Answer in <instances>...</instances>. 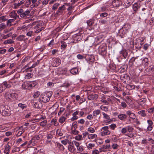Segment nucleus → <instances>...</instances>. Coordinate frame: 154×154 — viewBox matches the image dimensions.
I'll list each match as a JSON object with an SVG mask.
<instances>
[{
	"mask_svg": "<svg viewBox=\"0 0 154 154\" xmlns=\"http://www.w3.org/2000/svg\"><path fill=\"white\" fill-rule=\"evenodd\" d=\"M3 85L5 86V88H9L11 87V85L10 84V82L9 81H5L4 82L2 83Z\"/></svg>",
	"mask_w": 154,
	"mask_h": 154,
	"instance_id": "obj_15",
	"label": "nucleus"
},
{
	"mask_svg": "<svg viewBox=\"0 0 154 154\" xmlns=\"http://www.w3.org/2000/svg\"><path fill=\"white\" fill-rule=\"evenodd\" d=\"M106 49V47L105 44L100 45L98 49L99 54L103 56L106 55L107 52Z\"/></svg>",
	"mask_w": 154,
	"mask_h": 154,
	"instance_id": "obj_4",
	"label": "nucleus"
},
{
	"mask_svg": "<svg viewBox=\"0 0 154 154\" xmlns=\"http://www.w3.org/2000/svg\"><path fill=\"white\" fill-rule=\"evenodd\" d=\"M40 94V92L39 91H37L35 92L33 95L34 97V98H37L39 96Z\"/></svg>",
	"mask_w": 154,
	"mask_h": 154,
	"instance_id": "obj_47",
	"label": "nucleus"
},
{
	"mask_svg": "<svg viewBox=\"0 0 154 154\" xmlns=\"http://www.w3.org/2000/svg\"><path fill=\"white\" fill-rule=\"evenodd\" d=\"M88 131L90 132L91 133H93L95 132V130L92 127H90L88 128Z\"/></svg>",
	"mask_w": 154,
	"mask_h": 154,
	"instance_id": "obj_52",
	"label": "nucleus"
},
{
	"mask_svg": "<svg viewBox=\"0 0 154 154\" xmlns=\"http://www.w3.org/2000/svg\"><path fill=\"white\" fill-rule=\"evenodd\" d=\"M25 37V36L24 35H21L17 38V40L21 41L23 40V39H24Z\"/></svg>",
	"mask_w": 154,
	"mask_h": 154,
	"instance_id": "obj_30",
	"label": "nucleus"
},
{
	"mask_svg": "<svg viewBox=\"0 0 154 154\" xmlns=\"http://www.w3.org/2000/svg\"><path fill=\"white\" fill-rule=\"evenodd\" d=\"M127 131L126 127L123 128L121 130V133L123 134H125Z\"/></svg>",
	"mask_w": 154,
	"mask_h": 154,
	"instance_id": "obj_55",
	"label": "nucleus"
},
{
	"mask_svg": "<svg viewBox=\"0 0 154 154\" xmlns=\"http://www.w3.org/2000/svg\"><path fill=\"white\" fill-rule=\"evenodd\" d=\"M129 117L132 119H134L135 118L136 116L134 113L132 112Z\"/></svg>",
	"mask_w": 154,
	"mask_h": 154,
	"instance_id": "obj_61",
	"label": "nucleus"
},
{
	"mask_svg": "<svg viewBox=\"0 0 154 154\" xmlns=\"http://www.w3.org/2000/svg\"><path fill=\"white\" fill-rule=\"evenodd\" d=\"M10 149L11 147L8 143L5 146V150H4V152L5 153H6L5 151H8V152H10Z\"/></svg>",
	"mask_w": 154,
	"mask_h": 154,
	"instance_id": "obj_22",
	"label": "nucleus"
},
{
	"mask_svg": "<svg viewBox=\"0 0 154 154\" xmlns=\"http://www.w3.org/2000/svg\"><path fill=\"white\" fill-rule=\"evenodd\" d=\"M107 14L106 13H103L100 14L101 17H106L107 16Z\"/></svg>",
	"mask_w": 154,
	"mask_h": 154,
	"instance_id": "obj_64",
	"label": "nucleus"
},
{
	"mask_svg": "<svg viewBox=\"0 0 154 154\" xmlns=\"http://www.w3.org/2000/svg\"><path fill=\"white\" fill-rule=\"evenodd\" d=\"M82 138L81 135H78L75 137V139L77 140H81Z\"/></svg>",
	"mask_w": 154,
	"mask_h": 154,
	"instance_id": "obj_54",
	"label": "nucleus"
},
{
	"mask_svg": "<svg viewBox=\"0 0 154 154\" xmlns=\"http://www.w3.org/2000/svg\"><path fill=\"white\" fill-rule=\"evenodd\" d=\"M119 147V146L116 144H113L112 146V148L114 149H117Z\"/></svg>",
	"mask_w": 154,
	"mask_h": 154,
	"instance_id": "obj_63",
	"label": "nucleus"
},
{
	"mask_svg": "<svg viewBox=\"0 0 154 154\" xmlns=\"http://www.w3.org/2000/svg\"><path fill=\"white\" fill-rule=\"evenodd\" d=\"M52 94V93L51 91L46 92L41 94L40 100L44 103L47 102L49 101Z\"/></svg>",
	"mask_w": 154,
	"mask_h": 154,
	"instance_id": "obj_2",
	"label": "nucleus"
},
{
	"mask_svg": "<svg viewBox=\"0 0 154 154\" xmlns=\"http://www.w3.org/2000/svg\"><path fill=\"white\" fill-rule=\"evenodd\" d=\"M94 146V145L91 143H89L88 146V148L89 149H91L92 147Z\"/></svg>",
	"mask_w": 154,
	"mask_h": 154,
	"instance_id": "obj_62",
	"label": "nucleus"
},
{
	"mask_svg": "<svg viewBox=\"0 0 154 154\" xmlns=\"http://www.w3.org/2000/svg\"><path fill=\"white\" fill-rule=\"evenodd\" d=\"M7 26V24L6 25L5 23H1L0 24V32L5 29Z\"/></svg>",
	"mask_w": 154,
	"mask_h": 154,
	"instance_id": "obj_20",
	"label": "nucleus"
},
{
	"mask_svg": "<svg viewBox=\"0 0 154 154\" xmlns=\"http://www.w3.org/2000/svg\"><path fill=\"white\" fill-rule=\"evenodd\" d=\"M57 146L62 151H63L64 149V148L63 146L59 143H57Z\"/></svg>",
	"mask_w": 154,
	"mask_h": 154,
	"instance_id": "obj_26",
	"label": "nucleus"
},
{
	"mask_svg": "<svg viewBox=\"0 0 154 154\" xmlns=\"http://www.w3.org/2000/svg\"><path fill=\"white\" fill-rule=\"evenodd\" d=\"M54 84L53 82H49L47 84V87L48 88L52 87L54 86Z\"/></svg>",
	"mask_w": 154,
	"mask_h": 154,
	"instance_id": "obj_58",
	"label": "nucleus"
},
{
	"mask_svg": "<svg viewBox=\"0 0 154 154\" xmlns=\"http://www.w3.org/2000/svg\"><path fill=\"white\" fill-rule=\"evenodd\" d=\"M33 83L34 82H25L23 84L22 86L24 89H28L35 86V85H32Z\"/></svg>",
	"mask_w": 154,
	"mask_h": 154,
	"instance_id": "obj_5",
	"label": "nucleus"
},
{
	"mask_svg": "<svg viewBox=\"0 0 154 154\" xmlns=\"http://www.w3.org/2000/svg\"><path fill=\"white\" fill-rule=\"evenodd\" d=\"M101 111L100 110L97 109L94 110L93 112V115L94 118L97 117V116L100 113Z\"/></svg>",
	"mask_w": 154,
	"mask_h": 154,
	"instance_id": "obj_14",
	"label": "nucleus"
},
{
	"mask_svg": "<svg viewBox=\"0 0 154 154\" xmlns=\"http://www.w3.org/2000/svg\"><path fill=\"white\" fill-rule=\"evenodd\" d=\"M146 102V100L145 98H143V99H141V101L140 102H139V104L140 105H143Z\"/></svg>",
	"mask_w": 154,
	"mask_h": 154,
	"instance_id": "obj_49",
	"label": "nucleus"
},
{
	"mask_svg": "<svg viewBox=\"0 0 154 154\" xmlns=\"http://www.w3.org/2000/svg\"><path fill=\"white\" fill-rule=\"evenodd\" d=\"M72 143V144L75 145L76 147L77 148L80 146L79 143L76 141L74 140Z\"/></svg>",
	"mask_w": 154,
	"mask_h": 154,
	"instance_id": "obj_45",
	"label": "nucleus"
},
{
	"mask_svg": "<svg viewBox=\"0 0 154 154\" xmlns=\"http://www.w3.org/2000/svg\"><path fill=\"white\" fill-rule=\"evenodd\" d=\"M77 123L76 122H74L72 125V129H76L77 127Z\"/></svg>",
	"mask_w": 154,
	"mask_h": 154,
	"instance_id": "obj_28",
	"label": "nucleus"
},
{
	"mask_svg": "<svg viewBox=\"0 0 154 154\" xmlns=\"http://www.w3.org/2000/svg\"><path fill=\"white\" fill-rule=\"evenodd\" d=\"M78 72V69L76 68L72 69L70 70V72L73 74H75Z\"/></svg>",
	"mask_w": 154,
	"mask_h": 154,
	"instance_id": "obj_29",
	"label": "nucleus"
},
{
	"mask_svg": "<svg viewBox=\"0 0 154 154\" xmlns=\"http://www.w3.org/2000/svg\"><path fill=\"white\" fill-rule=\"evenodd\" d=\"M65 120V118L62 116L59 119V122L60 123H63Z\"/></svg>",
	"mask_w": 154,
	"mask_h": 154,
	"instance_id": "obj_57",
	"label": "nucleus"
},
{
	"mask_svg": "<svg viewBox=\"0 0 154 154\" xmlns=\"http://www.w3.org/2000/svg\"><path fill=\"white\" fill-rule=\"evenodd\" d=\"M5 88L2 83L0 85V93L3 92V91L5 90Z\"/></svg>",
	"mask_w": 154,
	"mask_h": 154,
	"instance_id": "obj_38",
	"label": "nucleus"
},
{
	"mask_svg": "<svg viewBox=\"0 0 154 154\" xmlns=\"http://www.w3.org/2000/svg\"><path fill=\"white\" fill-rule=\"evenodd\" d=\"M31 1L30 0H27L25 3V6L26 7H27L30 5Z\"/></svg>",
	"mask_w": 154,
	"mask_h": 154,
	"instance_id": "obj_44",
	"label": "nucleus"
},
{
	"mask_svg": "<svg viewBox=\"0 0 154 154\" xmlns=\"http://www.w3.org/2000/svg\"><path fill=\"white\" fill-rule=\"evenodd\" d=\"M97 137V135L95 134H91L88 135V138L89 140H93L96 138Z\"/></svg>",
	"mask_w": 154,
	"mask_h": 154,
	"instance_id": "obj_16",
	"label": "nucleus"
},
{
	"mask_svg": "<svg viewBox=\"0 0 154 154\" xmlns=\"http://www.w3.org/2000/svg\"><path fill=\"white\" fill-rule=\"evenodd\" d=\"M57 120L56 119H53L51 121L52 123L54 124V126H57Z\"/></svg>",
	"mask_w": 154,
	"mask_h": 154,
	"instance_id": "obj_41",
	"label": "nucleus"
},
{
	"mask_svg": "<svg viewBox=\"0 0 154 154\" xmlns=\"http://www.w3.org/2000/svg\"><path fill=\"white\" fill-rule=\"evenodd\" d=\"M118 117L120 120L123 121L127 118V116L125 114L121 113L118 115Z\"/></svg>",
	"mask_w": 154,
	"mask_h": 154,
	"instance_id": "obj_11",
	"label": "nucleus"
},
{
	"mask_svg": "<svg viewBox=\"0 0 154 154\" xmlns=\"http://www.w3.org/2000/svg\"><path fill=\"white\" fill-rule=\"evenodd\" d=\"M56 134L59 136H60L62 135L63 134L60 129H58L57 131Z\"/></svg>",
	"mask_w": 154,
	"mask_h": 154,
	"instance_id": "obj_39",
	"label": "nucleus"
},
{
	"mask_svg": "<svg viewBox=\"0 0 154 154\" xmlns=\"http://www.w3.org/2000/svg\"><path fill=\"white\" fill-rule=\"evenodd\" d=\"M112 130H114L115 128L116 127V125L115 124H112L109 126Z\"/></svg>",
	"mask_w": 154,
	"mask_h": 154,
	"instance_id": "obj_60",
	"label": "nucleus"
},
{
	"mask_svg": "<svg viewBox=\"0 0 154 154\" xmlns=\"http://www.w3.org/2000/svg\"><path fill=\"white\" fill-rule=\"evenodd\" d=\"M143 63H145V65L146 66L147 65L148 63L149 62L148 58H144L143 60Z\"/></svg>",
	"mask_w": 154,
	"mask_h": 154,
	"instance_id": "obj_40",
	"label": "nucleus"
},
{
	"mask_svg": "<svg viewBox=\"0 0 154 154\" xmlns=\"http://www.w3.org/2000/svg\"><path fill=\"white\" fill-rule=\"evenodd\" d=\"M14 21V19H10L8 20L7 22V26H11L12 25L11 23Z\"/></svg>",
	"mask_w": 154,
	"mask_h": 154,
	"instance_id": "obj_21",
	"label": "nucleus"
},
{
	"mask_svg": "<svg viewBox=\"0 0 154 154\" xmlns=\"http://www.w3.org/2000/svg\"><path fill=\"white\" fill-rule=\"evenodd\" d=\"M0 111L1 114L3 116H8L11 114L10 108L7 105H1L0 107Z\"/></svg>",
	"mask_w": 154,
	"mask_h": 154,
	"instance_id": "obj_1",
	"label": "nucleus"
},
{
	"mask_svg": "<svg viewBox=\"0 0 154 154\" xmlns=\"http://www.w3.org/2000/svg\"><path fill=\"white\" fill-rule=\"evenodd\" d=\"M60 73V74H65L67 71V69L66 68H63L61 69L59 68L58 69Z\"/></svg>",
	"mask_w": 154,
	"mask_h": 154,
	"instance_id": "obj_19",
	"label": "nucleus"
},
{
	"mask_svg": "<svg viewBox=\"0 0 154 154\" xmlns=\"http://www.w3.org/2000/svg\"><path fill=\"white\" fill-rule=\"evenodd\" d=\"M10 16L14 19H17L19 18V16L17 15V14L14 11L11 12L10 14Z\"/></svg>",
	"mask_w": 154,
	"mask_h": 154,
	"instance_id": "obj_12",
	"label": "nucleus"
},
{
	"mask_svg": "<svg viewBox=\"0 0 154 154\" xmlns=\"http://www.w3.org/2000/svg\"><path fill=\"white\" fill-rule=\"evenodd\" d=\"M110 134V132L108 130L106 131H103L101 132V135L104 136L105 135H109Z\"/></svg>",
	"mask_w": 154,
	"mask_h": 154,
	"instance_id": "obj_25",
	"label": "nucleus"
},
{
	"mask_svg": "<svg viewBox=\"0 0 154 154\" xmlns=\"http://www.w3.org/2000/svg\"><path fill=\"white\" fill-rule=\"evenodd\" d=\"M20 150V148L19 147H17L13 149L12 150V152L13 153L15 152H18Z\"/></svg>",
	"mask_w": 154,
	"mask_h": 154,
	"instance_id": "obj_56",
	"label": "nucleus"
},
{
	"mask_svg": "<svg viewBox=\"0 0 154 154\" xmlns=\"http://www.w3.org/2000/svg\"><path fill=\"white\" fill-rule=\"evenodd\" d=\"M12 35V33L10 32L6 35H4L2 37V39H6L11 36Z\"/></svg>",
	"mask_w": 154,
	"mask_h": 154,
	"instance_id": "obj_34",
	"label": "nucleus"
},
{
	"mask_svg": "<svg viewBox=\"0 0 154 154\" xmlns=\"http://www.w3.org/2000/svg\"><path fill=\"white\" fill-rule=\"evenodd\" d=\"M102 114L103 115L104 118L108 120H109L110 117L109 116L104 112H102Z\"/></svg>",
	"mask_w": 154,
	"mask_h": 154,
	"instance_id": "obj_32",
	"label": "nucleus"
},
{
	"mask_svg": "<svg viewBox=\"0 0 154 154\" xmlns=\"http://www.w3.org/2000/svg\"><path fill=\"white\" fill-rule=\"evenodd\" d=\"M98 97V96L97 94H89L88 96V100H96Z\"/></svg>",
	"mask_w": 154,
	"mask_h": 154,
	"instance_id": "obj_10",
	"label": "nucleus"
},
{
	"mask_svg": "<svg viewBox=\"0 0 154 154\" xmlns=\"http://www.w3.org/2000/svg\"><path fill=\"white\" fill-rule=\"evenodd\" d=\"M14 41H13L11 39H9L8 40H6L4 42V44H6L7 43L8 44H12L14 42Z\"/></svg>",
	"mask_w": 154,
	"mask_h": 154,
	"instance_id": "obj_35",
	"label": "nucleus"
},
{
	"mask_svg": "<svg viewBox=\"0 0 154 154\" xmlns=\"http://www.w3.org/2000/svg\"><path fill=\"white\" fill-rule=\"evenodd\" d=\"M59 5V4L58 3H56L54 4L53 6L52 9L53 10L56 9Z\"/></svg>",
	"mask_w": 154,
	"mask_h": 154,
	"instance_id": "obj_59",
	"label": "nucleus"
},
{
	"mask_svg": "<svg viewBox=\"0 0 154 154\" xmlns=\"http://www.w3.org/2000/svg\"><path fill=\"white\" fill-rule=\"evenodd\" d=\"M82 38V36L80 33H78L74 35L73 36V38L74 40L79 41L81 40Z\"/></svg>",
	"mask_w": 154,
	"mask_h": 154,
	"instance_id": "obj_9",
	"label": "nucleus"
},
{
	"mask_svg": "<svg viewBox=\"0 0 154 154\" xmlns=\"http://www.w3.org/2000/svg\"><path fill=\"white\" fill-rule=\"evenodd\" d=\"M61 143L63 145H66L67 144V143H69V141L68 140H62L61 141Z\"/></svg>",
	"mask_w": 154,
	"mask_h": 154,
	"instance_id": "obj_46",
	"label": "nucleus"
},
{
	"mask_svg": "<svg viewBox=\"0 0 154 154\" xmlns=\"http://www.w3.org/2000/svg\"><path fill=\"white\" fill-rule=\"evenodd\" d=\"M138 113L142 117H145L146 116V111L145 110H140L138 112Z\"/></svg>",
	"mask_w": 154,
	"mask_h": 154,
	"instance_id": "obj_17",
	"label": "nucleus"
},
{
	"mask_svg": "<svg viewBox=\"0 0 154 154\" xmlns=\"http://www.w3.org/2000/svg\"><path fill=\"white\" fill-rule=\"evenodd\" d=\"M138 7V6L137 4L136 3V4H134V5H133V9L134 10V11H136L137 10Z\"/></svg>",
	"mask_w": 154,
	"mask_h": 154,
	"instance_id": "obj_51",
	"label": "nucleus"
},
{
	"mask_svg": "<svg viewBox=\"0 0 154 154\" xmlns=\"http://www.w3.org/2000/svg\"><path fill=\"white\" fill-rule=\"evenodd\" d=\"M127 131L129 132H131L134 130L132 126H128L126 127Z\"/></svg>",
	"mask_w": 154,
	"mask_h": 154,
	"instance_id": "obj_33",
	"label": "nucleus"
},
{
	"mask_svg": "<svg viewBox=\"0 0 154 154\" xmlns=\"http://www.w3.org/2000/svg\"><path fill=\"white\" fill-rule=\"evenodd\" d=\"M148 112L150 113H151L154 112V107L151 108L149 109H147Z\"/></svg>",
	"mask_w": 154,
	"mask_h": 154,
	"instance_id": "obj_53",
	"label": "nucleus"
},
{
	"mask_svg": "<svg viewBox=\"0 0 154 154\" xmlns=\"http://www.w3.org/2000/svg\"><path fill=\"white\" fill-rule=\"evenodd\" d=\"M5 88L2 83L0 85V93L3 92V91L5 90Z\"/></svg>",
	"mask_w": 154,
	"mask_h": 154,
	"instance_id": "obj_37",
	"label": "nucleus"
},
{
	"mask_svg": "<svg viewBox=\"0 0 154 154\" xmlns=\"http://www.w3.org/2000/svg\"><path fill=\"white\" fill-rule=\"evenodd\" d=\"M136 59V58L133 57H132L129 61V63L131 66H132L133 64V62L135 61Z\"/></svg>",
	"mask_w": 154,
	"mask_h": 154,
	"instance_id": "obj_31",
	"label": "nucleus"
},
{
	"mask_svg": "<svg viewBox=\"0 0 154 154\" xmlns=\"http://www.w3.org/2000/svg\"><path fill=\"white\" fill-rule=\"evenodd\" d=\"M68 150L71 152L73 153H75L77 152L76 149L74 146V145L72 144H69L68 146Z\"/></svg>",
	"mask_w": 154,
	"mask_h": 154,
	"instance_id": "obj_7",
	"label": "nucleus"
},
{
	"mask_svg": "<svg viewBox=\"0 0 154 154\" xmlns=\"http://www.w3.org/2000/svg\"><path fill=\"white\" fill-rule=\"evenodd\" d=\"M101 147H102V149L105 150V149H109L110 147V145H103Z\"/></svg>",
	"mask_w": 154,
	"mask_h": 154,
	"instance_id": "obj_27",
	"label": "nucleus"
},
{
	"mask_svg": "<svg viewBox=\"0 0 154 154\" xmlns=\"http://www.w3.org/2000/svg\"><path fill=\"white\" fill-rule=\"evenodd\" d=\"M94 20L92 19H90L87 22L88 25L89 26H91L94 24Z\"/></svg>",
	"mask_w": 154,
	"mask_h": 154,
	"instance_id": "obj_23",
	"label": "nucleus"
},
{
	"mask_svg": "<svg viewBox=\"0 0 154 154\" xmlns=\"http://www.w3.org/2000/svg\"><path fill=\"white\" fill-rule=\"evenodd\" d=\"M102 98L101 100V101L106 104H108L109 103L108 101L105 100V98L104 97H102Z\"/></svg>",
	"mask_w": 154,
	"mask_h": 154,
	"instance_id": "obj_50",
	"label": "nucleus"
},
{
	"mask_svg": "<svg viewBox=\"0 0 154 154\" xmlns=\"http://www.w3.org/2000/svg\"><path fill=\"white\" fill-rule=\"evenodd\" d=\"M121 53L122 55L124 58H126L128 57V53L126 50H123L121 52Z\"/></svg>",
	"mask_w": 154,
	"mask_h": 154,
	"instance_id": "obj_18",
	"label": "nucleus"
},
{
	"mask_svg": "<svg viewBox=\"0 0 154 154\" xmlns=\"http://www.w3.org/2000/svg\"><path fill=\"white\" fill-rule=\"evenodd\" d=\"M65 8V6L64 5H63L61 7H60L58 8L57 12L58 13L60 12L61 11L64 10Z\"/></svg>",
	"mask_w": 154,
	"mask_h": 154,
	"instance_id": "obj_36",
	"label": "nucleus"
},
{
	"mask_svg": "<svg viewBox=\"0 0 154 154\" xmlns=\"http://www.w3.org/2000/svg\"><path fill=\"white\" fill-rule=\"evenodd\" d=\"M18 106L19 107H21L23 109L26 107V104H22L21 103H19Z\"/></svg>",
	"mask_w": 154,
	"mask_h": 154,
	"instance_id": "obj_43",
	"label": "nucleus"
},
{
	"mask_svg": "<svg viewBox=\"0 0 154 154\" xmlns=\"http://www.w3.org/2000/svg\"><path fill=\"white\" fill-rule=\"evenodd\" d=\"M5 97L7 100L13 101L17 99V95L16 93H11V91H8L5 93Z\"/></svg>",
	"mask_w": 154,
	"mask_h": 154,
	"instance_id": "obj_3",
	"label": "nucleus"
},
{
	"mask_svg": "<svg viewBox=\"0 0 154 154\" xmlns=\"http://www.w3.org/2000/svg\"><path fill=\"white\" fill-rule=\"evenodd\" d=\"M89 61L91 62H94L95 61V59L93 55H91L89 58Z\"/></svg>",
	"mask_w": 154,
	"mask_h": 154,
	"instance_id": "obj_42",
	"label": "nucleus"
},
{
	"mask_svg": "<svg viewBox=\"0 0 154 154\" xmlns=\"http://www.w3.org/2000/svg\"><path fill=\"white\" fill-rule=\"evenodd\" d=\"M53 137V135L51 132H48L47 134V139H51Z\"/></svg>",
	"mask_w": 154,
	"mask_h": 154,
	"instance_id": "obj_24",
	"label": "nucleus"
},
{
	"mask_svg": "<svg viewBox=\"0 0 154 154\" xmlns=\"http://www.w3.org/2000/svg\"><path fill=\"white\" fill-rule=\"evenodd\" d=\"M121 80L124 81V82H126L127 80L129 79V77L127 74L122 75L121 76Z\"/></svg>",
	"mask_w": 154,
	"mask_h": 154,
	"instance_id": "obj_13",
	"label": "nucleus"
},
{
	"mask_svg": "<svg viewBox=\"0 0 154 154\" xmlns=\"http://www.w3.org/2000/svg\"><path fill=\"white\" fill-rule=\"evenodd\" d=\"M61 62V61L60 59L57 58H54L52 63V65L53 67H56L60 65Z\"/></svg>",
	"mask_w": 154,
	"mask_h": 154,
	"instance_id": "obj_6",
	"label": "nucleus"
},
{
	"mask_svg": "<svg viewBox=\"0 0 154 154\" xmlns=\"http://www.w3.org/2000/svg\"><path fill=\"white\" fill-rule=\"evenodd\" d=\"M30 11L28 10L23 12L22 14H20V17L25 19L29 17L30 15Z\"/></svg>",
	"mask_w": 154,
	"mask_h": 154,
	"instance_id": "obj_8",
	"label": "nucleus"
},
{
	"mask_svg": "<svg viewBox=\"0 0 154 154\" xmlns=\"http://www.w3.org/2000/svg\"><path fill=\"white\" fill-rule=\"evenodd\" d=\"M47 121L46 120H44L41 122L40 125L43 127L45 125L47 124Z\"/></svg>",
	"mask_w": 154,
	"mask_h": 154,
	"instance_id": "obj_48",
	"label": "nucleus"
}]
</instances>
